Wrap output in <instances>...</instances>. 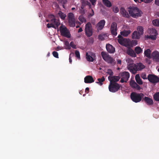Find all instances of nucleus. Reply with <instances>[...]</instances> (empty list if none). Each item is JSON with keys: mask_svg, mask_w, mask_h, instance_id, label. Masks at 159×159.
Segmentation results:
<instances>
[{"mask_svg": "<svg viewBox=\"0 0 159 159\" xmlns=\"http://www.w3.org/2000/svg\"><path fill=\"white\" fill-rule=\"evenodd\" d=\"M128 11L130 16L134 18H137L142 16V11L137 7H129Z\"/></svg>", "mask_w": 159, "mask_h": 159, "instance_id": "obj_1", "label": "nucleus"}, {"mask_svg": "<svg viewBox=\"0 0 159 159\" xmlns=\"http://www.w3.org/2000/svg\"><path fill=\"white\" fill-rule=\"evenodd\" d=\"M50 17L51 18L50 21V23L47 24V27L48 28L52 27L56 29V28H57L60 24L59 20L56 19L55 16L53 15H51Z\"/></svg>", "mask_w": 159, "mask_h": 159, "instance_id": "obj_2", "label": "nucleus"}, {"mask_svg": "<svg viewBox=\"0 0 159 159\" xmlns=\"http://www.w3.org/2000/svg\"><path fill=\"white\" fill-rule=\"evenodd\" d=\"M130 98L132 100L136 103L140 102L144 96V94L142 93H138L133 92L130 94Z\"/></svg>", "mask_w": 159, "mask_h": 159, "instance_id": "obj_3", "label": "nucleus"}, {"mask_svg": "<svg viewBox=\"0 0 159 159\" xmlns=\"http://www.w3.org/2000/svg\"><path fill=\"white\" fill-rule=\"evenodd\" d=\"M118 42L120 45L126 47L130 46V40L129 39L124 38L120 35H118Z\"/></svg>", "mask_w": 159, "mask_h": 159, "instance_id": "obj_4", "label": "nucleus"}, {"mask_svg": "<svg viewBox=\"0 0 159 159\" xmlns=\"http://www.w3.org/2000/svg\"><path fill=\"white\" fill-rule=\"evenodd\" d=\"M119 75L120 76V78H121L120 81L122 83L127 82L130 76L129 73L127 71L120 73Z\"/></svg>", "mask_w": 159, "mask_h": 159, "instance_id": "obj_5", "label": "nucleus"}, {"mask_svg": "<svg viewBox=\"0 0 159 159\" xmlns=\"http://www.w3.org/2000/svg\"><path fill=\"white\" fill-rule=\"evenodd\" d=\"M108 88L110 92L115 93L118 91L120 88V85L116 83L110 82Z\"/></svg>", "mask_w": 159, "mask_h": 159, "instance_id": "obj_6", "label": "nucleus"}, {"mask_svg": "<svg viewBox=\"0 0 159 159\" xmlns=\"http://www.w3.org/2000/svg\"><path fill=\"white\" fill-rule=\"evenodd\" d=\"M85 35L87 37H90L93 34L92 25L90 22L86 24L85 29Z\"/></svg>", "mask_w": 159, "mask_h": 159, "instance_id": "obj_7", "label": "nucleus"}, {"mask_svg": "<svg viewBox=\"0 0 159 159\" xmlns=\"http://www.w3.org/2000/svg\"><path fill=\"white\" fill-rule=\"evenodd\" d=\"M101 55L103 60L108 63L112 64L114 63L115 60L112 57L107 55L105 52H102Z\"/></svg>", "mask_w": 159, "mask_h": 159, "instance_id": "obj_8", "label": "nucleus"}, {"mask_svg": "<svg viewBox=\"0 0 159 159\" xmlns=\"http://www.w3.org/2000/svg\"><path fill=\"white\" fill-rule=\"evenodd\" d=\"M60 30L61 34L67 38H70V34L66 27H63L62 26L60 27Z\"/></svg>", "mask_w": 159, "mask_h": 159, "instance_id": "obj_9", "label": "nucleus"}, {"mask_svg": "<svg viewBox=\"0 0 159 159\" xmlns=\"http://www.w3.org/2000/svg\"><path fill=\"white\" fill-rule=\"evenodd\" d=\"M148 79L151 83H157L159 82V77L152 74H149L148 76Z\"/></svg>", "mask_w": 159, "mask_h": 159, "instance_id": "obj_10", "label": "nucleus"}, {"mask_svg": "<svg viewBox=\"0 0 159 159\" xmlns=\"http://www.w3.org/2000/svg\"><path fill=\"white\" fill-rule=\"evenodd\" d=\"M110 30L111 33L112 35L116 36L117 35V25L116 23L113 22L112 23Z\"/></svg>", "mask_w": 159, "mask_h": 159, "instance_id": "obj_11", "label": "nucleus"}, {"mask_svg": "<svg viewBox=\"0 0 159 159\" xmlns=\"http://www.w3.org/2000/svg\"><path fill=\"white\" fill-rule=\"evenodd\" d=\"M128 69L133 74H135L138 70L136 64H132L128 66Z\"/></svg>", "mask_w": 159, "mask_h": 159, "instance_id": "obj_12", "label": "nucleus"}, {"mask_svg": "<svg viewBox=\"0 0 159 159\" xmlns=\"http://www.w3.org/2000/svg\"><path fill=\"white\" fill-rule=\"evenodd\" d=\"M151 56L154 60L156 62H159V52L155 51L152 53Z\"/></svg>", "mask_w": 159, "mask_h": 159, "instance_id": "obj_13", "label": "nucleus"}, {"mask_svg": "<svg viewBox=\"0 0 159 159\" xmlns=\"http://www.w3.org/2000/svg\"><path fill=\"white\" fill-rule=\"evenodd\" d=\"M142 101L144 102L148 106H151L153 104V102L152 99L148 97H145L142 99Z\"/></svg>", "mask_w": 159, "mask_h": 159, "instance_id": "obj_14", "label": "nucleus"}, {"mask_svg": "<svg viewBox=\"0 0 159 159\" xmlns=\"http://www.w3.org/2000/svg\"><path fill=\"white\" fill-rule=\"evenodd\" d=\"M130 85L132 88L137 90H140L141 88L140 87L134 80H131L130 82Z\"/></svg>", "mask_w": 159, "mask_h": 159, "instance_id": "obj_15", "label": "nucleus"}, {"mask_svg": "<svg viewBox=\"0 0 159 159\" xmlns=\"http://www.w3.org/2000/svg\"><path fill=\"white\" fill-rule=\"evenodd\" d=\"M130 85L132 88L137 90H140L141 88L140 87L134 80H131L130 82Z\"/></svg>", "mask_w": 159, "mask_h": 159, "instance_id": "obj_16", "label": "nucleus"}, {"mask_svg": "<svg viewBox=\"0 0 159 159\" xmlns=\"http://www.w3.org/2000/svg\"><path fill=\"white\" fill-rule=\"evenodd\" d=\"M130 85L132 88L137 90H140L141 88L140 87L134 80H131L130 82Z\"/></svg>", "mask_w": 159, "mask_h": 159, "instance_id": "obj_17", "label": "nucleus"}, {"mask_svg": "<svg viewBox=\"0 0 159 159\" xmlns=\"http://www.w3.org/2000/svg\"><path fill=\"white\" fill-rule=\"evenodd\" d=\"M107 51L110 53H114L115 52V48L111 45L107 44L106 45Z\"/></svg>", "mask_w": 159, "mask_h": 159, "instance_id": "obj_18", "label": "nucleus"}, {"mask_svg": "<svg viewBox=\"0 0 159 159\" xmlns=\"http://www.w3.org/2000/svg\"><path fill=\"white\" fill-rule=\"evenodd\" d=\"M108 78L110 82L111 81L112 83H116L119 80L120 77L119 75L118 76H109Z\"/></svg>", "mask_w": 159, "mask_h": 159, "instance_id": "obj_19", "label": "nucleus"}, {"mask_svg": "<svg viewBox=\"0 0 159 159\" xmlns=\"http://www.w3.org/2000/svg\"><path fill=\"white\" fill-rule=\"evenodd\" d=\"M120 13L123 17L126 18L129 17V15L124 7H121L120 9Z\"/></svg>", "mask_w": 159, "mask_h": 159, "instance_id": "obj_20", "label": "nucleus"}, {"mask_svg": "<svg viewBox=\"0 0 159 159\" xmlns=\"http://www.w3.org/2000/svg\"><path fill=\"white\" fill-rule=\"evenodd\" d=\"M93 77L90 75L86 76L84 78V82L86 83H91L94 82Z\"/></svg>", "mask_w": 159, "mask_h": 159, "instance_id": "obj_21", "label": "nucleus"}, {"mask_svg": "<svg viewBox=\"0 0 159 159\" xmlns=\"http://www.w3.org/2000/svg\"><path fill=\"white\" fill-rule=\"evenodd\" d=\"M105 23L104 20H101L97 25L98 30H101L104 27Z\"/></svg>", "mask_w": 159, "mask_h": 159, "instance_id": "obj_22", "label": "nucleus"}, {"mask_svg": "<svg viewBox=\"0 0 159 159\" xmlns=\"http://www.w3.org/2000/svg\"><path fill=\"white\" fill-rule=\"evenodd\" d=\"M127 53L128 55L133 57H136V53L131 48H129L127 50Z\"/></svg>", "mask_w": 159, "mask_h": 159, "instance_id": "obj_23", "label": "nucleus"}, {"mask_svg": "<svg viewBox=\"0 0 159 159\" xmlns=\"http://www.w3.org/2000/svg\"><path fill=\"white\" fill-rule=\"evenodd\" d=\"M140 35L136 31H135L132 34V38L133 39H139L140 38Z\"/></svg>", "mask_w": 159, "mask_h": 159, "instance_id": "obj_24", "label": "nucleus"}, {"mask_svg": "<svg viewBox=\"0 0 159 159\" xmlns=\"http://www.w3.org/2000/svg\"><path fill=\"white\" fill-rule=\"evenodd\" d=\"M131 33V31L130 30H125L121 31L120 33V35L121 36H123L124 37L127 36Z\"/></svg>", "mask_w": 159, "mask_h": 159, "instance_id": "obj_25", "label": "nucleus"}, {"mask_svg": "<svg viewBox=\"0 0 159 159\" xmlns=\"http://www.w3.org/2000/svg\"><path fill=\"white\" fill-rule=\"evenodd\" d=\"M135 79L137 83L139 85L142 84L143 82L142 80L140 79L139 75L137 74L135 76Z\"/></svg>", "mask_w": 159, "mask_h": 159, "instance_id": "obj_26", "label": "nucleus"}, {"mask_svg": "<svg viewBox=\"0 0 159 159\" xmlns=\"http://www.w3.org/2000/svg\"><path fill=\"white\" fill-rule=\"evenodd\" d=\"M103 4L107 7H110L112 6V4L109 0H102Z\"/></svg>", "mask_w": 159, "mask_h": 159, "instance_id": "obj_27", "label": "nucleus"}, {"mask_svg": "<svg viewBox=\"0 0 159 159\" xmlns=\"http://www.w3.org/2000/svg\"><path fill=\"white\" fill-rule=\"evenodd\" d=\"M138 71L144 69L145 66L142 63L139 62L136 64Z\"/></svg>", "mask_w": 159, "mask_h": 159, "instance_id": "obj_28", "label": "nucleus"}, {"mask_svg": "<svg viewBox=\"0 0 159 159\" xmlns=\"http://www.w3.org/2000/svg\"><path fill=\"white\" fill-rule=\"evenodd\" d=\"M144 55L148 58H151V50L149 49L146 50L144 52Z\"/></svg>", "mask_w": 159, "mask_h": 159, "instance_id": "obj_29", "label": "nucleus"}, {"mask_svg": "<svg viewBox=\"0 0 159 159\" xmlns=\"http://www.w3.org/2000/svg\"><path fill=\"white\" fill-rule=\"evenodd\" d=\"M152 31L154 32L155 35H150L149 36H148V38L149 39H151L153 40H155L156 39V35H157V31L155 29H152Z\"/></svg>", "mask_w": 159, "mask_h": 159, "instance_id": "obj_30", "label": "nucleus"}, {"mask_svg": "<svg viewBox=\"0 0 159 159\" xmlns=\"http://www.w3.org/2000/svg\"><path fill=\"white\" fill-rule=\"evenodd\" d=\"M134 51L137 54H139L142 53L143 52V50L139 47H136L135 48Z\"/></svg>", "mask_w": 159, "mask_h": 159, "instance_id": "obj_31", "label": "nucleus"}, {"mask_svg": "<svg viewBox=\"0 0 159 159\" xmlns=\"http://www.w3.org/2000/svg\"><path fill=\"white\" fill-rule=\"evenodd\" d=\"M97 80L98 81L96 82V83L99 85L101 86L103 84L102 82H103L105 80V78L103 76L101 78H98V79Z\"/></svg>", "mask_w": 159, "mask_h": 159, "instance_id": "obj_32", "label": "nucleus"}, {"mask_svg": "<svg viewBox=\"0 0 159 159\" xmlns=\"http://www.w3.org/2000/svg\"><path fill=\"white\" fill-rule=\"evenodd\" d=\"M107 35L106 34H100L98 35V39L100 40H103L107 38Z\"/></svg>", "mask_w": 159, "mask_h": 159, "instance_id": "obj_33", "label": "nucleus"}, {"mask_svg": "<svg viewBox=\"0 0 159 159\" xmlns=\"http://www.w3.org/2000/svg\"><path fill=\"white\" fill-rule=\"evenodd\" d=\"M137 30L138 33L140 35H142L143 34V27L139 26L137 27Z\"/></svg>", "mask_w": 159, "mask_h": 159, "instance_id": "obj_34", "label": "nucleus"}, {"mask_svg": "<svg viewBox=\"0 0 159 159\" xmlns=\"http://www.w3.org/2000/svg\"><path fill=\"white\" fill-rule=\"evenodd\" d=\"M69 25L71 27H74L75 24L74 19H68Z\"/></svg>", "mask_w": 159, "mask_h": 159, "instance_id": "obj_35", "label": "nucleus"}, {"mask_svg": "<svg viewBox=\"0 0 159 159\" xmlns=\"http://www.w3.org/2000/svg\"><path fill=\"white\" fill-rule=\"evenodd\" d=\"M58 14L60 17L61 19L64 20L65 19L66 16V15L63 12L61 11H59L58 13Z\"/></svg>", "mask_w": 159, "mask_h": 159, "instance_id": "obj_36", "label": "nucleus"}, {"mask_svg": "<svg viewBox=\"0 0 159 159\" xmlns=\"http://www.w3.org/2000/svg\"><path fill=\"white\" fill-rule=\"evenodd\" d=\"M86 57L87 60L89 61L93 62V58L91 56L89 55L87 52L86 53Z\"/></svg>", "mask_w": 159, "mask_h": 159, "instance_id": "obj_37", "label": "nucleus"}, {"mask_svg": "<svg viewBox=\"0 0 159 159\" xmlns=\"http://www.w3.org/2000/svg\"><path fill=\"white\" fill-rule=\"evenodd\" d=\"M152 23L153 25L155 26H159V20L155 19L153 20Z\"/></svg>", "mask_w": 159, "mask_h": 159, "instance_id": "obj_38", "label": "nucleus"}, {"mask_svg": "<svg viewBox=\"0 0 159 159\" xmlns=\"http://www.w3.org/2000/svg\"><path fill=\"white\" fill-rule=\"evenodd\" d=\"M112 10L113 12L115 13H116L119 11V9L117 7H113L112 8Z\"/></svg>", "mask_w": 159, "mask_h": 159, "instance_id": "obj_39", "label": "nucleus"}, {"mask_svg": "<svg viewBox=\"0 0 159 159\" xmlns=\"http://www.w3.org/2000/svg\"><path fill=\"white\" fill-rule=\"evenodd\" d=\"M153 98L155 100L157 101H159V93L157 94H155L153 96Z\"/></svg>", "mask_w": 159, "mask_h": 159, "instance_id": "obj_40", "label": "nucleus"}, {"mask_svg": "<svg viewBox=\"0 0 159 159\" xmlns=\"http://www.w3.org/2000/svg\"><path fill=\"white\" fill-rule=\"evenodd\" d=\"M68 19H74V15L72 13H69L68 15Z\"/></svg>", "mask_w": 159, "mask_h": 159, "instance_id": "obj_41", "label": "nucleus"}, {"mask_svg": "<svg viewBox=\"0 0 159 159\" xmlns=\"http://www.w3.org/2000/svg\"><path fill=\"white\" fill-rule=\"evenodd\" d=\"M83 2H84V4L85 5H88L89 6V9L91 8V5L90 2L87 1H84Z\"/></svg>", "mask_w": 159, "mask_h": 159, "instance_id": "obj_42", "label": "nucleus"}, {"mask_svg": "<svg viewBox=\"0 0 159 159\" xmlns=\"http://www.w3.org/2000/svg\"><path fill=\"white\" fill-rule=\"evenodd\" d=\"M79 19L80 21L82 22H85L86 21L85 18L84 17H83L82 16H79Z\"/></svg>", "mask_w": 159, "mask_h": 159, "instance_id": "obj_43", "label": "nucleus"}, {"mask_svg": "<svg viewBox=\"0 0 159 159\" xmlns=\"http://www.w3.org/2000/svg\"><path fill=\"white\" fill-rule=\"evenodd\" d=\"M153 0H138V2L139 3H141V2L144 1V2L146 3H149L152 1Z\"/></svg>", "mask_w": 159, "mask_h": 159, "instance_id": "obj_44", "label": "nucleus"}, {"mask_svg": "<svg viewBox=\"0 0 159 159\" xmlns=\"http://www.w3.org/2000/svg\"><path fill=\"white\" fill-rule=\"evenodd\" d=\"M75 57L79 59H80V55L79 51L76 50L75 51Z\"/></svg>", "mask_w": 159, "mask_h": 159, "instance_id": "obj_45", "label": "nucleus"}, {"mask_svg": "<svg viewBox=\"0 0 159 159\" xmlns=\"http://www.w3.org/2000/svg\"><path fill=\"white\" fill-rule=\"evenodd\" d=\"M131 44L133 46H135L137 44V41L136 40H132L130 42Z\"/></svg>", "mask_w": 159, "mask_h": 159, "instance_id": "obj_46", "label": "nucleus"}, {"mask_svg": "<svg viewBox=\"0 0 159 159\" xmlns=\"http://www.w3.org/2000/svg\"><path fill=\"white\" fill-rule=\"evenodd\" d=\"M107 73L109 74L110 75V76L113 75V73L112 71L110 69H108L107 70Z\"/></svg>", "mask_w": 159, "mask_h": 159, "instance_id": "obj_47", "label": "nucleus"}, {"mask_svg": "<svg viewBox=\"0 0 159 159\" xmlns=\"http://www.w3.org/2000/svg\"><path fill=\"white\" fill-rule=\"evenodd\" d=\"M52 53L54 57L57 58H58V54L57 52L56 51H53Z\"/></svg>", "mask_w": 159, "mask_h": 159, "instance_id": "obj_48", "label": "nucleus"}, {"mask_svg": "<svg viewBox=\"0 0 159 159\" xmlns=\"http://www.w3.org/2000/svg\"><path fill=\"white\" fill-rule=\"evenodd\" d=\"M91 9V11H90V12H89V15L88 16L89 17L92 16L94 15V12L93 10L92 9Z\"/></svg>", "mask_w": 159, "mask_h": 159, "instance_id": "obj_49", "label": "nucleus"}, {"mask_svg": "<svg viewBox=\"0 0 159 159\" xmlns=\"http://www.w3.org/2000/svg\"><path fill=\"white\" fill-rule=\"evenodd\" d=\"M70 46L73 48H76V46L74 42L73 41L71 42L70 43Z\"/></svg>", "mask_w": 159, "mask_h": 159, "instance_id": "obj_50", "label": "nucleus"}, {"mask_svg": "<svg viewBox=\"0 0 159 159\" xmlns=\"http://www.w3.org/2000/svg\"><path fill=\"white\" fill-rule=\"evenodd\" d=\"M141 77L144 80L146 79H147L146 75L145 73H142L141 75Z\"/></svg>", "mask_w": 159, "mask_h": 159, "instance_id": "obj_51", "label": "nucleus"}, {"mask_svg": "<svg viewBox=\"0 0 159 159\" xmlns=\"http://www.w3.org/2000/svg\"><path fill=\"white\" fill-rule=\"evenodd\" d=\"M90 2H91L92 4L94 6L96 4V0H89Z\"/></svg>", "mask_w": 159, "mask_h": 159, "instance_id": "obj_52", "label": "nucleus"}, {"mask_svg": "<svg viewBox=\"0 0 159 159\" xmlns=\"http://www.w3.org/2000/svg\"><path fill=\"white\" fill-rule=\"evenodd\" d=\"M64 44L67 47H69V43L67 41L65 40L64 41Z\"/></svg>", "mask_w": 159, "mask_h": 159, "instance_id": "obj_53", "label": "nucleus"}, {"mask_svg": "<svg viewBox=\"0 0 159 159\" xmlns=\"http://www.w3.org/2000/svg\"><path fill=\"white\" fill-rule=\"evenodd\" d=\"M85 6V5L84 4V2H82V5L81 7V9H84V8Z\"/></svg>", "mask_w": 159, "mask_h": 159, "instance_id": "obj_54", "label": "nucleus"}, {"mask_svg": "<svg viewBox=\"0 0 159 159\" xmlns=\"http://www.w3.org/2000/svg\"><path fill=\"white\" fill-rule=\"evenodd\" d=\"M155 3L157 5L159 6V0H155Z\"/></svg>", "mask_w": 159, "mask_h": 159, "instance_id": "obj_55", "label": "nucleus"}, {"mask_svg": "<svg viewBox=\"0 0 159 159\" xmlns=\"http://www.w3.org/2000/svg\"><path fill=\"white\" fill-rule=\"evenodd\" d=\"M80 13L82 15H83L85 13V11L84 9H82L80 11Z\"/></svg>", "mask_w": 159, "mask_h": 159, "instance_id": "obj_56", "label": "nucleus"}, {"mask_svg": "<svg viewBox=\"0 0 159 159\" xmlns=\"http://www.w3.org/2000/svg\"><path fill=\"white\" fill-rule=\"evenodd\" d=\"M83 31L82 29L81 28H80L78 30V32L80 33L81 32Z\"/></svg>", "mask_w": 159, "mask_h": 159, "instance_id": "obj_57", "label": "nucleus"}, {"mask_svg": "<svg viewBox=\"0 0 159 159\" xmlns=\"http://www.w3.org/2000/svg\"><path fill=\"white\" fill-rule=\"evenodd\" d=\"M121 60H118V59L117 60V64H121Z\"/></svg>", "mask_w": 159, "mask_h": 159, "instance_id": "obj_58", "label": "nucleus"}, {"mask_svg": "<svg viewBox=\"0 0 159 159\" xmlns=\"http://www.w3.org/2000/svg\"><path fill=\"white\" fill-rule=\"evenodd\" d=\"M89 88L88 87H87L85 89V92H86L87 91L88 92H87V93H88L89 92Z\"/></svg>", "mask_w": 159, "mask_h": 159, "instance_id": "obj_59", "label": "nucleus"}, {"mask_svg": "<svg viewBox=\"0 0 159 159\" xmlns=\"http://www.w3.org/2000/svg\"><path fill=\"white\" fill-rule=\"evenodd\" d=\"M69 60V62H70V63L71 64L72 62V60L71 58L70 55Z\"/></svg>", "mask_w": 159, "mask_h": 159, "instance_id": "obj_60", "label": "nucleus"}, {"mask_svg": "<svg viewBox=\"0 0 159 159\" xmlns=\"http://www.w3.org/2000/svg\"><path fill=\"white\" fill-rule=\"evenodd\" d=\"M75 7H72V8H71V10H75Z\"/></svg>", "mask_w": 159, "mask_h": 159, "instance_id": "obj_61", "label": "nucleus"}, {"mask_svg": "<svg viewBox=\"0 0 159 159\" xmlns=\"http://www.w3.org/2000/svg\"><path fill=\"white\" fill-rule=\"evenodd\" d=\"M135 2H138V0H134Z\"/></svg>", "mask_w": 159, "mask_h": 159, "instance_id": "obj_62", "label": "nucleus"}, {"mask_svg": "<svg viewBox=\"0 0 159 159\" xmlns=\"http://www.w3.org/2000/svg\"><path fill=\"white\" fill-rule=\"evenodd\" d=\"M80 27L79 25H77L76 27V28H78Z\"/></svg>", "mask_w": 159, "mask_h": 159, "instance_id": "obj_63", "label": "nucleus"}, {"mask_svg": "<svg viewBox=\"0 0 159 159\" xmlns=\"http://www.w3.org/2000/svg\"><path fill=\"white\" fill-rule=\"evenodd\" d=\"M157 70L159 72V68Z\"/></svg>", "mask_w": 159, "mask_h": 159, "instance_id": "obj_64", "label": "nucleus"}]
</instances>
